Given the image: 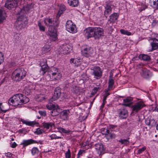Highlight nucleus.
<instances>
[{
    "label": "nucleus",
    "mask_w": 158,
    "mask_h": 158,
    "mask_svg": "<svg viewBox=\"0 0 158 158\" xmlns=\"http://www.w3.org/2000/svg\"><path fill=\"white\" fill-rule=\"evenodd\" d=\"M44 23L46 26L49 27L48 31V35L49 36L50 40L51 41H55L57 40L58 39L55 27L58 26V21L47 18L44 19Z\"/></svg>",
    "instance_id": "1"
},
{
    "label": "nucleus",
    "mask_w": 158,
    "mask_h": 158,
    "mask_svg": "<svg viewBox=\"0 0 158 158\" xmlns=\"http://www.w3.org/2000/svg\"><path fill=\"white\" fill-rule=\"evenodd\" d=\"M29 98L21 94L14 95L8 100V103L14 106L22 105L28 102Z\"/></svg>",
    "instance_id": "2"
},
{
    "label": "nucleus",
    "mask_w": 158,
    "mask_h": 158,
    "mask_svg": "<svg viewBox=\"0 0 158 158\" xmlns=\"http://www.w3.org/2000/svg\"><path fill=\"white\" fill-rule=\"evenodd\" d=\"M26 73L27 72L24 69L22 68L17 69L12 73V79L16 82L19 81L25 77Z\"/></svg>",
    "instance_id": "3"
},
{
    "label": "nucleus",
    "mask_w": 158,
    "mask_h": 158,
    "mask_svg": "<svg viewBox=\"0 0 158 158\" xmlns=\"http://www.w3.org/2000/svg\"><path fill=\"white\" fill-rule=\"evenodd\" d=\"M90 69L93 71L92 74L97 79L100 78L102 76V71L101 68L98 66H95L91 68Z\"/></svg>",
    "instance_id": "4"
},
{
    "label": "nucleus",
    "mask_w": 158,
    "mask_h": 158,
    "mask_svg": "<svg viewBox=\"0 0 158 158\" xmlns=\"http://www.w3.org/2000/svg\"><path fill=\"white\" fill-rule=\"evenodd\" d=\"M72 49V47L67 44H64L60 46L59 49V52L61 55H65L69 53Z\"/></svg>",
    "instance_id": "5"
},
{
    "label": "nucleus",
    "mask_w": 158,
    "mask_h": 158,
    "mask_svg": "<svg viewBox=\"0 0 158 158\" xmlns=\"http://www.w3.org/2000/svg\"><path fill=\"white\" fill-rule=\"evenodd\" d=\"M66 29L67 31L72 33H75L77 32L76 25L71 20H68L67 22Z\"/></svg>",
    "instance_id": "6"
},
{
    "label": "nucleus",
    "mask_w": 158,
    "mask_h": 158,
    "mask_svg": "<svg viewBox=\"0 0 158 158\" xmlns=\"http://www.w3.org/2000/svg\"><path fill=\"white\" fill-rule=\"evenodd\" d=\"M145 105L143 102H137L132 105L131 107L132 112L137 113Z\"/></svg>",
    "instance_id": "7"
},
{
    "label": "nucleus",
    "mask_w": 158,
    "mask_h": 158,
    "mask_svg": "<svg viewBox=\"0 0 158 158\" xmlns=\"http://www.w3.org/2000/svg\"><path fill=\"white\" fill-rule=\"evenodd\" d=\"M117 112L121 119L126 118L128 115V112L124 107H122L117 110Z\"/></svg>",
    "instance_id": "8"
},
{
    "label": "nucleus",
    "mask_w": 158,
    "mask_h": 158,
    "mask_svg": "<svg viewBox=\"0 0 158 158\" xmlns=\"http://www.w3.org/2000/svg\"><path fill=\"white\" fill-rule=\"evenodd\" d=\"M82 55L84 56L89 57L91 56L93 53V49L91 47H83L81 50Z\"/></svg>",
    "instance_id": "9"
},
{
    "label": "nucleus",
    "mask_w": 158,
    "mask_h": 158,
    "mask_svg": "<svg viewBox=\"0 0 158 158\" xmlns=\"http://www.w3.org/2000/svg\"><path fill=\"white\" fill-rule=\"evenodd\" d=\"M26 22L27 19L24 17L23 16L21 15L18 18L15 24L16 27H18L17 29H21L23 27V23Z\"/></svg>",
    "instance_id": "10"
},
{
    "label": "nucleus",
    "mask_w": 158,
    "mask_h": 158,
    "mask_svg": "<svg viewBox=\"0 0 158 158\" xmlns=\"http://www.w3.org/2000/svg\"><path fill=\"white\" fill-rule=\"evenodd\" d=\"M94 38L99 39L103 35V30L99 27H94Z\"/></svg>",
    "instance_id": "11"
},
{
    "label": "nucleus",
    "mask_w": 158,
    "mask_h": 158,
    "mask_svg": "<svg viewBox=\"0 0 158 158\" xmlns=\"http://www.w3.org/2000/svg\"><path fill=\"white\" fill-rule=\"evenodd\" d=\"M84 34L87 39L94 37V27H89L84 31Z\"/></svg>",
    "instance_id": "12"
},
{
    "label": "nucleus",
    "mask_w": 158,
    "mask_h": 158,
    "mask_svg": "<svg viewBox=\"0 0 158 158\" xmlns=\"http://www.w3.org/2000/svg\"><path fill=\"white\" fill-rule=\"evenodd\" d=\"M17 5V2L15 0H7L5 4V6L9 9L15 7Z\"/></svg>",
    "instance_id": "13"
},
{
    "label": "nucleus",
    "mask_w": 158,
    "mask_h": 158,
    "mask_svg": "<svg viewBox=\"0 0 158 158\" xmlns=\"http://www.w3.org/2000/svg\"><path fill=\"white\" fill-rule=\"evenodd\" d=\"M61 91V89L60 87L56 88L55 89L54 95L49 100V102H52L57 99L60 96Z\"/></svg>",
    "instance_id": "14"
},
{
    "label": "nucleus",
    "mask_w": 158,
    "mask_h": 158,
    "mask_svg": "<svg viewBox=\"0 0 158 158\" xmlns=\"http://www.w3.org/2000/svg\"><path fill=\"white\" fill-rule=\"evenodd\" d=\"M94 146L98 154L101 155L104 153L105 149L102 143H97L95 144Z\"/></svg>",
    "instance_id": "15"
},
{
    "label": "nucleus",
    "mask_w": 158,
    "mask_h": 158,
    "mask_svg": "<svg viewBox=\"0 0 158 158\" xmlns=\"http://www.w3.org/2000/svg\"><path fill=\"white\" fill-rule=\"evenodd\" d=\"M140 74L143 77L146 78H148L152 75V73L148 70L146 69H142Z\"/></svg>",
    "instance_id": "16"
},
{
    "label": "nucleus",
    "mask_w": 158,
    "mask_h": 158,
    "mask_svg": "<svg viewBox=\"0 0 158 158\" xmlns=\"http://www.w3.org/2000/svg\"><path fill=\"white\" fill-rule=\"evenodd\" d=\"M40 64V66H41L40 72H42L41 73L43 75H44L48 69L46 60H42L41 61Z\"/></svg>",
    "instance_id": "17"
},
{
    "label": "nucleus",
    "mask_w": 158,
    "mask_h": 158,
    "mask_svg": "<svg viewBox=\"0 0 158 158\" xmlns=\"http://www.w3.org/2000/svg\"><path fill=\"white\" fill-rule=\"evenodd\" d=\"M152 41L151 43L152 47L151 51L158 49V40L156 38L151 39Z\"/></svg>",
    "instance_id": "18"
},
{
    "label": "nucleus",
    "mask_w": 158,
    "mask_h": 158,
    "mask_svg": "<svg viewBox=\"0 0 158 158\" xmlns=\"http://www.w3.org/2000/svg\"><path fill=\"white\" fill-rule=\"evenodd\" d=\"M116 126L110 125L107 128H104L102 130V133L105 135H108L110 131H112V129L116 127Z\"/></svg>",
    "instance_id": "19"
},
{
    "label": "nucleus",
    "mask_w": 158,
    "mask_h": 158,
    "mask_svg": "<svg viewBox=\"0 0 158 158\" xmlns=\"http://www.w3.org/2000/svg\"><path fill=\"white\" fill-rule=\"evenodd\" d=\"M20 121H21L23 124H25L27 126H33L34 125L38 124V123L36 121H29L22 118H21L20 119Z\"/></svg>",
    "instance_id": "20"
},
{
    "label": "nucleus",
    "mask_w": 158,
    "mask_h": 158,
    "mask_svg": "<svg viewBox=\"0 0 158 158\" xmlns=\"http://www.w3.org/2000/svg\"><path fill=\"white\" fill-rule=\"evenodd\" d=\"M70 111L69 110H63L61 113L60 116L64 120H67L68 119Z\"/></svg>",
    "instance_id": "21"
},
{
    "label": "nucleus",
    "mask_w": 158,
    "mask_h": 158,
    "mask_svg": "<svg viewBox=\"0 0 158 158\" xmlns=\"http://www.w3.org/2000/svg\"><path fill=\"white\" fill-rule=\"evenodd\" d=\"M139 58L141 60L144 61H149L151 60L150 56L145 54H140L139 56Z\"/></svg>",
    "instance_id": "22"
},
{
    "label": "nucleus",
    "mask_w": 158,
    "mask_h": 158,
    "mask_svg": "<svg viewBox=\"0 0 158 158\" xmlns=\"http://www.w3.org/2000/svg\"><path fill=\"white\" fill-rule=\"evenodd\" d=\"M34 140L32 139H30L28 140H23L22 142L20 144V145H22L23 147H25L33 143Z\"/></svg>",
    "instance_id": "23"
},
{
    "label": "nucleus",
    "mask_w": 158,
    "mask_h": 158,
    "mask_svg": "<svg viewBox=\"0 0 158 158\" xmlns=\"http://www.w3.org/2000/svg\"><path fill=\"white\" fill-rule=\"evenodd\" d=\"M133 98L130 97H128L127 98L123 99L124 104H123V105L126 106H129L132 103V101H133Z\"/></svg>",
    "instance_id": "24"
},
{
    "label": "nucleus",
    "mask_w": 158,
    "mask_h": 158,
    "mask_svg": "<svg viewBox=\"0 0 158 158\" xmlns=\"http://www.w3.org/2000/svg\"><path fill=\"white\" fill-rule=\"evenodd\" d=\"M68 3L69 6L72 7H77L79 4L78 0H68Z\"/></svg>",
    "instance_id": "25"
},
{
    "label": "nucleus",
    "mask_w": 158,
    "mask_h": 158,
    "mask_svg": "<svg viewBox=\"0 0 158 158\" xmlns=\"http://www.w3.org/2000/svg\"><path fill=\"white\" fill-rule=\"evenodd\" d=\"M112 10V8L109 5H107L105 7L104 15L106 18H107L109 15L111 13Z\"/></svg>",
    "instance_id": "26"
},
{
    "label": "nucleus",
    "mask_w": 158,
    "mask_h": 158,
    "mask_svg": "<svg viewBox=\"0 0 158 158\" xmlns=\"http://www.w3.org/2000/svg\"><path fill=\"white\" fill-rule=\"evenodd\" d=\"M57 129L58 131L60 132L67 134H72L73 132V131H71L69 129L66 130L64 128L61 127H58Z\"/></svg>",
    "instance_id": "27"
},
{
    "label": "nucleus",
    "mask_w": 158,
    "mask_h": 158,
    "mask_svg": "<svg viewBox=\"0 0 158 158\" xmlns=\"http://www.w3.org/2000/svg\"><path fill=\"white\" fill-rule=\"evenodd\" d=\"M118 15L116 13H114L110 16V18L109 21L110 22H114L117 20L118 17Z\"/></svg>",
    "instance_id": "28"
},
{
    "label": "nucleus",
    "mask_w": 158,
    "mask_h": 158,
    "mask_svg": "<svg viewBox=\"0 0 158 158\" xmlns=\"http://www.w3.org/2000/svg\"><path fill=\"white\" fill-rule=\"evenodd\" d=\"M54 126V124L53 123H42V127L46 129H49L50 128H52Z\"/></svg>",
    "instance_id": "29"
},
{
    "label": "nucleus",
    "mask_w": 158,
    "mask_h": 158,
    "mask_svg": "<svg viewBox=\"0 0 158 158\" xmlns=\"http://www.w3.org/2000/svg\"><path fill=\"white\" fill-rule=\"evenodd\" d=\"M81 60L82 59L80 58H71L70 60V62L71 63H73L78 66Z\"/></svg>",
    "instance_id": "30"
},
{
    "label": "nucleus",
    "mask_w": 158,
    "mask_h": 158,
    "mask_svg": "<svg viewBox=\"0 0 158 158\" xmlns=\"http://www.w3.org/2000/svg\"><path fill=\"white\" fill-rule=\"evenodd\" d=\"M151 6L156 9H158V0H150Z\"/></svg>",
    "instance_id": "31"
},
{
    "label": "nucleus",
    "mask_w": 158,
    "mask_h": 158,
    "mask_svg": "<svg viewBox=\"0 0 158 158\" xmlns=\"http://www.w3.org/2000/svg\"><path fill=\"white\" fill-rule=\"evenodd\" d=\"M59 109V107L58 106V108H55L51 111L50 113L51 115L53 116H55L58 115L59 113L57 110Z\"/></svg>",
    "instance_id": "32"
},
{
    "label": "nucleus",
    "mask_w": 158,
    "mask_h": 158,
    "mask_svg": "<svg viewBox=\"0 0 158 158\" xmlns=\"http://www.w3.org/2000/svg\"><path fill=\"white\" fill-rule=\"evenodd\" d=\"M72 91L73 93L79 94L80 92V89L78 87L74 85L72 87Z\"/></svg>",
    "instance_id": "33"
},
{
    "label": "nucleus",
    "mask_w": 158,
    "mask_h": 158,
    "mask_svg": "<svg viewBox=\"0 0 158 158\" xmlns=\"http://www.w3.org/2000/svg\"><path fill=\"white\" fill-rule=\"evenodd\" d=\"M153 17H154L153 16H151L150 19H151V20L149 19L150 21L152 23V27H154L158 25V20H156L155 19L152 20V19H153Z\"/></svg>",
    "instance_id": "34"
},
{
    "label": "nucleus",
    "mask_w": 158,
    "mask_h": 158,
    "mask_svg": "<svg viewBox=\"0 0 158 158\" xmlns=\"http://www.w3.org/2000/svg\"><path fill=\"white\" fill-rule=\"evenodd\" d=\"M65 9V6L64 5H61L60 6L59 10L57 14V16L59 17L60 15L63 13V11H64Z\"/></svg>",
    "instance_id": "35"
},
{
    "label": "nucleus",
    "mask_w": 158,
    "mask_h": 158,
    "mask_svg": "<svg viewBox=\"0 0 158 158\" xmlns=\"http://www.w3.org/2000/svg\"><path fill=\"white\" fill-rule=\"evenodd\" d=\"M53 78L56 79L59 78L61 77V75L59 73H56L53 72H51Z\"/></svg>",
    "instance_id": "36"
},
{
    "label": "nucleus",
    "mask_w": 158,
    "mask_h": 158,
    "mask_svg": "<svg viewBox=\"0 0 158 158\" xmlns=\"http://www.w3.org/2000/svg\"><path fill=\"white\" fill-rule=\"evenodd\" d=\"M39 151L36 147L33 148L31 151V153L33 156H36L38 155Z\"/></svg>",
    "instance_id": "37"
},
{
    "label": "nucleus",
    "mask_w": 158,
    "mask_h": 158,
    "mask_svg": "<svg viewBox=\"0 0 158 158\" xmlns=\"http://www.w3.org/2000/svg\"><path fill=\"white\" fill-rule=\"evenodd\" d=\"M129 139V138H128L127 139H121L118 140V142L122 144L127 145L129 143V141L128 140Z\"/></svg>",
    "instance_id": "38"
},
{
    "label": "nucleus",
    "mask_w": 158,
    "mask_h": 158,
    "mask_svg": "<svg viewBox=\"0 0 158 158\" xmlns=\"http://www.w3.org/2000/svg\"><path fill=\"white\" fill-rule=\"evenodd\" d=\"M114 83V80L113 78H110L108 81V88L110 89L112 88Z\"/></svg>",
    "instance_id": "39"
},
{
    "label": "nucleus",
    "mask_w": 158,
    "mask_h": 158,
    "mask_svg": "<svg viewBox=\"0 0 158 158\" xmlns=\"http://www.w3.org/2000/svg\"><path fill=\"white\" fill-rule=\"evenodd\" d=\"M31 7L29 5H27L25 6H23L22 10H21V12H22L23 13H26L28 12L30 9Z\"/></svg>",
    "instance_id": "40"
},
{
    "label": "nucleus",
    "mask_w": 158,
    "mask_h": 158,
    "mask_svg": "<svg viewBox=\"0 0 158 158\" xmlns=\"http://www.w3.org/2000/svg\"><path fill=\"white\" fill-rule=\"evenodd\" d=\"M47 108L49 110H52L54 109L55 108H58V106L57 105H54L53 104H50L47 105Z\"/></svg>",
    "instance_id": "41"
},
{
    "label": "nucleus",
    "mask_w": 158,
    "mask_h": 158,
    "mask_svg": "<svg viewBox=\"0 0 158 158\" xmlns=\"http://www.w3.org/2000/svg\"><path fill=\"white\" fill-rule=\"evenodd\" d=\"M120 32L121 34L128 36L131 35L132 34L131 32L123 29H121Z\"/></svg>",
    "instance_id": "42"
},
{
    "label": "nucleus",
    "mask_w": 158,
    "mask_h": 158,
    "mask_svg": "<svg viewBox=\"0 0 158 158\" xmlns=\"http://www.w3.org/2000/svg\"><path fill=\"white\" fill-rule=\"evenodd\" d=\"M44 131L43 130L40 129V128H37L36 129V131L34 132V133L38 135H41L43 133H44Z\"/></svg>",
    "instance_id": "43"
},
{
    "label": "nucleus",
    "mask_w": 158,
    "mask_h": 158,
    "mask_svg": "<svg viewBox=\"0 0 158 158\" xmlns=\"http://www.w3.org/2000/svg\"><path fill=\"white\" fill-rule=\"evenodd\" d=\"M38 25L40 31L44 32L45 31V27L41 24L40 22L38 21Z\"/></svg>",
    "instance_id": "44"
},
{
    "label": "nucleus",
    "mask_w": 158,
    "mask_h": 158,
    "mask_svg": "<svg viewBox=\"0 0 158 158\" xmlns=\"http://www.w3.org/2000/svg\"><path fill=\"white\" fill-rule=\"evenodd\" d=\"M8 110V109H3V106L1 103H0V113L2 112L5 113Z\"/></svg>",
    "instance_id": "45"
},
{
    "label": "nucleus",
    "mask_w": 158,
    "mask_h": 158,
    "mask_svg": "<svg viewBox=\"0 0 158 158\" xmlns=\"http://www.w3.org/2000/svg\"><path fill=\"white\" fill-rule=\"evenodd\" d=\"M5 19V17L3 15L2 11L0 10V23H2Z\"/></svg>",
    "instance_id": "46"
},
{
    "label": "nucleus",
    "mask_w": 158,
    "mask_h": 158,
    "mask_svg": "<svg viewBox=\"0 0 158 158\" xmlns=\"http://www.w3.org/2000/svg\"><path fill=\"white\" fill-rule=\"evenodd\" d=\"M50 47L48 45H45L43 48V50L45 52H47L50 51Z\"/></svg>",
    "instance_id": "47"
},
{
    "label": "nucleus",
    "mask_w": 158,
    "mask_h": 158,
    "mask_svg": "<svg viewBox=\"0 0 158 158\" xmlns=\"http://www.w3.org/2000/svg\"><path fill=\"white\" fill-rule=\"evenodd\" d=\"M65 158H71V151L69 149H68L67 151L65 153Z\"/></svg>",
    "instance_id": "48"
},
{
    "label": "nucleus",
    "mask_w": 158,
    "mask_h": 158,
    "mask_svg": "<svg viewBox=\"0 0 158 158\" xmlns=\"http://www.w3.org/2000/svg\"><path fill=\"white\" fill-rule=\"evenodd\" d=\"M100 89V88L98 87H95L92 90V91L91 92V94L92 95H94Z\"/></svg>",
    "instance_id": "49"
},
{
    "label": "nucleus",
    "mask_w": 158,
    "mask_h": 158,
    "mask_svg": "<svg viewBox=\"0 0 158 158\" xmlns=\"http://www.w3.org/2000/svg\"><path fill=\"white\" fill-rule=\"evenodd\" d=\"M49 137H50L51 139H59L61 138V137L58 136L56 134H52L51 135H50Z\"/></svg>",
    "instance_id": "50"
},
{
    "label": "nucleus",
    "mask_w": 158,
    "mask_h": 158,
    "mask_svg": "<svg viewBox=\"0 0 158 158\" xmlns=\"http://www.w3.org/2000/svg\"><path fill=\"white\" fill-rule=\"evenodd\" d=\"M4 60L3 54L2 52H0V65L3 62Z\"/></svg>",
    "instance_id": "51"
},
{
    "label": "nucleus",
    "mask_w": 158,
    "mask_h": 158,
    "mask_svg": "<svg viewBox=\"0 0 158 158\" xmlns=\"http://www.w3.org/2000/svg\"><path fill=\"white\" fill-rule=\"evenodd\" d=\"M85 152V150L81 149L80 150L77 154V158H80V156H81L82 155L83 153Z\"/></svg>",
    "instance_id": "52"
},
{
    "label": "nucleus",
    "mask_w": 158,
    "mask_h": 158,
    "mask_svg": "<svg viewBox=\"0 0 158 158\" xmlns=\"http://www.w3.org/2000/svg\"><path fill=\"white\" fill-rule=\"evenodd\" d=\"M152 121V119L147 118L145 120V123L147 125L150 126L151 125V122Z\"/></svg>",
    "instance_id": "53"
},
{
    "label": "nucleus",
    "mask_w": 158,
    "mask_h": 158,
    "mask_svg": "<svg viewBox=\"0 0 158 158\" xmlns=\"http://www.w3.org/2000/svg\"><path fill=\"white\" fill-rule=\"evenodd\" d=\"M23 93H24L26 95H29L31 93V91L29 89H25L23 90Z\"/></svg>",
    "instance_id": "54"
},
{
    "label": "nucleus",
    "mask_w": 158,
    "mask_h": 158,
    "mask_svg": "<svg viewBox=\"0 0 158 158\" xmlns=\"http://www.w3.org/2000/svg\"><path fill=\"white\" fill-rule=\"evenodd\" d=\"M39 113L41 116H45L46 115V113L45 111H39Z\"/></svg>",
    "instance_id": "55"
},
{
    "label": "nucleus",
    "mask_w": 158,
    "mask_h": 158,
    "mask_svg": "<svg viewBox=\"0 0 158 158\" xmlns=\"http://www.w3.org/2000/svg\"><path fill=\"white\" fill-rule=\"evenodd\" d=\"M146 149V148L145 147H144L142 148H140L138 150V154H141Z\"/></svg>",
    "instance_id": "56"
},
{
    "label": "nucleus",
    "mask_w": 158,
    "mask_h": 158,
    "mask_svg": "<svg viewBox=\"0 0 158 158\" xmlns=\"http://www.w3.org/2000/svg\"><path fill=\"white\" fill-rule=\"evenodd\" d=\"M108 135V136L110 139H114L115 138V135L113 133H109Z\"/></svg>",
    "instance_id": "57"
},
{
    "label": "nucleus",
    "mask_w": 158,
    "mask_h": 158,
    "mask_svg": "<svg viewBox=\"0 0 158 158\" xmlns=\"http://www.w3.org/2000/svg\"><path fill=\"white\" fill-rule=\"evenodd\" d=\"M12 155L13 154L10 152L6 153L5 154V156L8 157H11L12 156Z\"/></svg>",
    "instance_id": "58"
},
{
    "label": "nucleus",
    "mask_w": 158,
    "mask_h": 158,
    "mask_svg": "<svg viewBox=\"0 0 158 158\" xmlns=\"http://www.w3.org/2000/svg\"><path fill=\"white\" fill-rule=\"evenodd\" d=\"M51 71L56 73H59L58 71V69L55 67H53L51 68Z\"/></svg>",
    "instance_id": "59"
},
{
    "label": "nucleus",
    "mask_w": 158,
    "mask_h": 158,
    "mask_svg": "<svg viewBox=\"0 0 158 158\" xmlns=\"http://www.w3.org/2000/svg\"><path fill=\"white\" fill-rule=\"evenodd\" d=\"M14 37L15 39L17 40H19L20 39L19 35L17 34L14 35Z\"/></svg>",
    "instance_id": "60"
},
{
    "label": "nucleus",
    "mask_w": 158,
    "mask_h": 158,
    "mask_svg": "<svg viewBox=\"0 0 158 158\" xmlns=\"http://www.w3.org/2000/svg\"><path fill=\"white\" fill-rule=\"evenodd\" d=\"M34 142H33V143H40V144H43V141L42 140H39L38 141L34 140Z\"/></svg>",
    "instance_id": "61"
},
{
    "label": "nucleus",
    "mask_w": 158,
    "mask_h": 158,
    "mask_svg": "<svg viewBox=\"0 0 158 158\" xmlns=\"http://www.w3.org/2000/svg\"><path fill=\"white\" fill-rule=\"evenodd\" d=\"M17 146V144L15 142H14L11 144V146L12 148H15Z\"/></svg>",
    "instance_id": "62"
},
{
    "label": "nucleus",
    "mask_w": 158,
    "mask_h": 158,
    "mask_svg": "<svg viewBox=\"0 0 158 158\" xmlns=\"http://www.w3.org/2000/svg\"><path fill=\"white\" fill-rule=\"evenodd\" d=\"M154 111L158 112V104L155 107Z\"/></svg>",
    "instance_id": "63"
},
{
    "label": "nucleus",
    "mask_w": 158,
    "mask_h": 158,
    "mask_svg": "<svg viewBox=\"0 0 158 158\" xmlns=\"http://www.w3.org/2000/svg\"><path fill=\"white\" fill-rule=\"evenodd\" d=\"M105 103H105L104 102H104L102 103V105H101V106L100 107V109H101V110H102V108L104 107Z\"/></svg>",
    "instance_id": "64"
}]
</instances>
